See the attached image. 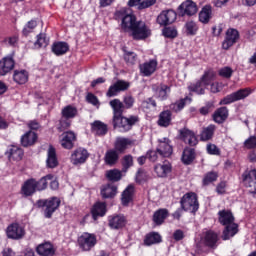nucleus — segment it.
I'll return each mask as SVG.
<instances>
[{"label": "nucleus", "mask_w": 256, "mask_h": 256, "mask_svg": "<svg viewBox=\"0 0 256 256\" xmlns=\"http://www.w3.org/2000/svg\"><path fill=\"white\" fill-rule=\"evenodd\" d=\"M242 181L245 187H255L256 185V169L245 171L242 174Z\"/></svg>", "instance_id": "4c0bfd02"}, {"label": "nucleus", "mask_w": 256, "mask_h": 256, "mask_svg": "<svg viewBox=\"0 0 256 256\" xmlns=\"http://www.w3.org/2000/svg\"><path fill=\"white\" fill-rule=\"evenodd\" d=\"M180 207L183 211H190L193 215L199 211V197L195 192H187L180 199Z\"/></svg>", "instance_id": "20e7f679"}, {"label": "nucleus", "mask_w": 256, "mask_h": 256, "mask_svg": "<svg viewBox=\"0 0 256 256\" xmlns=\"http://www.w3.org/2000/svg\"><path fill=\"white\" fill-rule=\"evenodd\" d=\"M173 171V166L169 160H165L162 164H156L154 166V172L156 173L157 177L165 179L169 173Z\"/></svg>", "instance_id": "b1692460"}, {"label": "nucleus", "mask_w": 256, "mask_h": 256, "mask_svg": "<svg viewBox=\"0 0 256 256\" xmlns=\"http://www.w3.org/2000/svg\"><path fill=\"white\" fill-rule=\"evenodd\" d=\"M13 80L18 85H25L29 81V72L27 70H15L13 74Z\"/></svg>", "instance_id": "c03bdc74"}, {"label": "nucleus", "mask_w": 256, "mask_h": 256, "mask_svg": "<svg viewBox=\"0 0 256 256\" xmlns=\"http://www.w3.org/2000/svg\"><path fill=\"white\" fill-rule=\"evenodd\" d=\"M39 191L37 188V179L35 178H29L21 186L20 193L25 198L27 197H33V194Z\"/></svg>", "instance_id": "dca6fc26"}, {"label": "nucleus", "mask_w": 256, "mask_h": 256, "mask_svg": "<svg viewBox=\"0 0 256 256\" xmlns=\"http://www.w3.org/2000/svg\"><path fill=\"white\" fill-rule=\"evenodd\" d=\"M51 51L56 57H61L62 55L69 53V43L63 41L54 42Z\"/></svg>", "instance_id": "c756f323"}, {"label": "nucleus", "mask_w": 256, "mask_h": 256, "mask_svg": "<svg viewBox=\"0 0 256 256\" xmlns=\"http://www.w3.org/2000/svg\"><path fill=\"white\" fill-rule=\"evenodd\" d=\"M89 151L83 147L76 148L71 156L70 161L73 165H83L87 163V159H89Z\"/></svg>", "instance_id": "9d476101"}, {"label": "nucleus", "mask_w": 256, "mask_h": 256, "mask_svg": "<svg viewBox=\"0 0 256 256\" xmlns=\"http://www.w3.org/2000/svg\"><path fill=\"white\" fill-rule=\"evenodd\" d=\"M127 226V217L123 214H116L108 217V227L119 231V229H124Z\"/></svg>", "instance_id": "2eb2a0df"}, {"label": "nucleus", "mask_w": 256, "mask_h": 256, "mask_svg": "<svg viewBox=\"0 0 256 256\" xmlns=\"http://www.w3.org/2000/svg\"><path fill=\"white\" fill-rule=\"evenodd\" d=\"M162 35L166 39H176L179 33L177 32V28L174 26H165L162 30Z\"/></svg>", "instance_id": "864d4df0"}, {"label": "nucleus", "mask_w": 256, "mask_h": 256, "mask_svg": "<svg viewBox=\"0 0 256 256\" xmlns=\"http://www.w3.org/2000/svg\"><path fill=\"white\" fill-rule=\"evenodd\" d=\"M8 158L9 161H21L23 159V156L25 155V151L23 148L18 146H11L8 151Z\"/></svg>", "instance_id": "f704fd0d"}, {"label": "nucleus", "mask_w": 256, "mask_h": 256, "mask_svg": "<svg viewBox=\"0 0 256 256\" xmlns=\"http://www.w3.org/2000/svg\"><path fill=\"white\" fill-rule=\"evenodd\" d=\"M141 119L137 115L118 116L117 118H112V125L114 129H118L120 133H128L133 129L134 125H137Z\"/></svg>", "instance_id": "f03ea898"}, {"label": "nucleus", "mask_w": 256, "mask_h": 256, "mask_svg": "<svg viewBox=\"0 0 256 256\" xmlns=\"http://www.w3.org/2000/svg\"><path fill=\"white\" fill-rule=\"evenodd\" d=\"M127 8H121L116 10L114 13V18L116 21L121 19V29L123 31H131V37L134 41H144L151 37V29L143 21H137V16L135 14H129Z\"/></svg>", "instance_id": "f257e3e1"}, {"label": "nucleus", "mask_w": 256, "mask_h": 256, "mask_svg": "<svg viewBox=\"0 0 256 256\" xmlns=\"http://www.w3.org/2000/svg\"><path fill=\"white\" fill-rule=\"evenodd\" d=\"M197 146H185L182 152L181 161L183 165H193L197 159Z\"/></svg>", "instance_id": "f3484780"}, {"label": "nucleus", "mask_w": 256, "mask_h": 256, "mask_svg": "<svg viewBox=\"0 0 256 256\" xmlns=\"http://www.w3.org/2000/svg\"><path fill=\"white\" fill-rule=\"evenodd\" d=\"M53 179H55V176L53 174H47L41 179L36 180V187L38 191H45V189L49 187V181H53Z\"/></svg>", "instance_id": "49530a36"}, {"label": "nucleus", "mask_w": 256, "mask_h": 256, "mask_svg": "<svg viewBox=\"0 0 256 256\" xmlns=\"http://www.w3.org/2000/svg\"><path fill=\"white\" fill-rule=\"evenodd\" d=\"M36 205L38 209H43L45 219H51L53 213L61 207V199L55 196L48 199H40L37 200Z\"/></svg>", "instance_id": "7ed1b4c3"}, {"label": "nucleus", "mask_w": 256, "mask_h": 256, "mask_svg": "<svg viewBox=\"0 0 256 256\" xmlns=\"http://www.w3.org/2000/svg\"><path fill=\"white\" fill-rule=\"evenodd\" d=\"M157 60L152 59L140 65V72L144 77H151L157 71Z\"/></svg>", "instance_id": "cd10ccee"}, {"label": "nucleus", "mask_w": 256, "mask_h": 256, "mask_svg": "<svg viewBox=\"0 0 256 256\" xmlns=\"http://www.w3.org/2000/svg\"><path fill=\"white\" fill-rule=\"evenodd\" d=\"M240 37L241 35L239 34V30L235 28H228L224 41L222 42V49L229 51V49L239 41Z\"/></svg>", "instance_id": "1a4fd4ad"}, {"label": "nucleus", "mask_w": 256, "mask_h": 256, "mask_svg": "<svg viewBox=\"0 0 256 256\" xmlns=\"http://www.w3.org/2000/svg\"><path fill=\"white\" fill-rule=\"evenodd\" d=\"M156 149L158 155L161 157H171V155H173V146H171V140H169V138L159 140V144Z\"/></svg>", "instance_id": "aec40b11"}, {"label": "nucleus", "mask_w": 256, "mask_h": 256, "mask_svg": "<svg viewBox=\"0 0 256 256\" xmlns=\"http://www.w3.org/2000/svg\"><path fill=\"white\" fill-rule=\"evenodd\" d=\"M218 222L220 225H231L235 223V216L231 210L223 209L218 212Z\"/></svg>", "instance_id": "a878e982"}, {"label": "nucleus", "mask_w": 256, "mask_h": 256, "mask_svg": "<svg viewBox=\"0 0 256 256\" xmlns=\"http://www.w3.org/2000/svg\"><path fill=\"white\" fill-rule=\"evenodd\" d=\"M6 235L8 239L19 241L25 237V228L19 223H12L6 229Z\"/></svg>", "instance_id": "9b49d317"}, {"label": "nucleus", "mask_w": 256, "mask_h": 256, "mask_svg": "<svg viewBox=\"0 0 256 256\" xmlns=\"http://www.w3.org/2000/svg\"><path fill=\"white\" fill-rule=\"evenodd\" d=\"M61 115L63 119H75V117L79 115V110H77V107L73 105H67L62 109Z\"/></svg>", "instance_id": "37998d69"}, {"label": "nucleus", "mask_w": 256, "mask_h": 256, "mask_svg": "<svg viewBox=\"0 0 256 256\" xmlns=\"http://www.w3.org/2000/svg\"><path fill=\"white\" fill-rule=\"evenodd\" d=\"M133 164H134L133 155L127 154V155L123 156L122 161H121L123 173H127V171H129V169H131V167H133Z\"/></svg>", "instance_id": "603ef678"}, {"label": "nucleus", "mask_w": 256, "mask_h": 256, "mask_svg": "<svg viewBox=\"0 0 256 256\" xmlns=\"http://www.w3.org/2000/svg\"><path fill=\"white\" fill-rule=\"evenodd\" d=\"M35 29H37V20L32 19L30 21H28L24 28L22 29V35L23 37H29V35H31V33H33V31H35Z\"/></svg>", "instance_id": "8fccbe9b"}, {"label": "nucleus", "mask_w": 256, "mask_h": 256, "mask_svg": "<svg viewBox=\"0 0 256 256\" xmlns=\"http://www.w3.org/2000/svg\"><path fill=\"white\" fill-rule=\"evenodd\" d=\"M172 117L173 113L171 112V110H163L158 116L157 124L159 125V127L167 128L169 127V125H171Z\"/></svg>", "instance_id": "72a5a7b5"}, {"label": "nucleus", "mask_w": 256, "mask_h": 256, "mask_svg": "<svg viewBox=\"0 0 256 256\" xmlns=\"http://www.w3.org/2000/svg\"><path fill=\"white\" fill-rule=\"evenodd\" d=\"M251 93H253V90H251V88L239 89L238 91L228 94L223 99H221L219 105H231V103L247 99V97H249Z\"/></svg>", "instance_id": "39448f33"}, {"label": "nucleus", "mask_w": 256, "mask_h": 256, "mask_svg": "<svg viewBox=\"0 0 256 256\" xmlns=\"http://www.w3.org/2000/svg\"><path fill=\"white\" fill-rule=\"evenodd\" d=\"M117 185L113 183H108L102 186L100 190V195L102 199H115L117 195Z\"/></svg>", "instance_id": "bb28decb"}, {"label": "nucleus", "mask_w": 256, "mask_h": 256, "mask_svg": "<svg viewBox=\"0 0 256 256\" xmlns=\"http://www.w3.org/2000/svg\"><path fill=\"white\" fill-rule=\"evenodd\" d=\"M157 3V0H143L140 4H138V11H143V9H149V7H153Z\"/></svg>", "instance_id": "69168bd1"}, {"label": "nucleus", "mask_w": 256, "mask_h": 256, "mask_svg": "<svg viewBox=\"0 0 256 256\" xmlns=\"http://www.w3.org/2000/svg\"><path fill=\"white\" fill-rule=\"evenodd\" d=\"M97 245V236L88 232L78 237V246L82 251H91Z\"/></svg>", "instance_id": "423d86ee"}, {"label": "nucleus", "mask_w": 256, "mask_h": 256, "mask_svg": "<svg viewBox=\"0 0 256 256\" xmlns=\"http://www.w3.org/2000/svg\"><path fill=\"white\" fill-rule=\"evenodd\" d=\"M36 253L39 256H55L57 248L51 242H44L36 247Z\"/></svg>", "instance_id": "5701e85b"}, {"label": "nucleus", "mask_w": 256, "mask_h": 256, "mask_svg": "<svg viewBox=\"0 0 256 256\" xmlns=\"http://www.w3.org/2000/svg\"><path fill=\"white\" fill-rule=\"evenodd\" d=\"M119 153L115 149L107 150L104 156V161L106 165L113 167L119 162Z\"/></svg>", "instance_id": "58836bf2"}, {"label": "nucleus", "mask_w": 256, "mask_h": 256, "mask_svg": "<svg viewBox=\"0 0 256 256\" xmlns=\"http://www.w3.org/2000/svg\"><path fill=\"white\" fill-rule=\"evenodd\" d=\"M122 103L124 105V109H132L133 105H135V98L131 95L125 96Z\"/></svg>", "instance_id": "774afa93"}, {"label": "nucleus", "mask_w": 256, "mask_h": 256, "mask_svg": "<svg viewBox=\"0 0 256 256\" xmlns=\"http://www.w3.org/2000/svg\"><path fill=\"white\" fill-rule=\"evenodd\" d=\"M187 101H191V98H189V96H186L185 98H181L180 100L176 101L174 104L171 105V109L175 111V113H179V111H183V109H185Z\"/></svg>", "instance_id": "6e6d98bb"}, {"label": "nucleus", "mask_w": 256, "mask_h": 256, "mask_svg": "<svg viewBox=\"0 0 256 256\" xmlns=\"http://www.w3.org/2000/svg\"><path fill=\"white\" fill-rule=\"evenodd\" d=\"M35 47L41 49V47H47L49 45V40H47V35L44 33H40L37 35V40L34 43Z\"/></svg>", "instance_id": "bf43d9fd"}, {"label": "nucleus", "mask_w": 256, "mask_h": 256, "mask_svg": "<svg viewBox=\"0 0 256 256\" xmlns=\"http://www.w3.org/2000/svg\"><path fill=\"white\" fill-rule=\"evenodd\" d=\"M171 91V87L161 84L159 88L156 89V93L158 95V99L160 101H167V98L169 97L167 93Z\"/></svg>", "instance_id": "5fc2aeb1"}, {"label": "nucleus", "mask_w": 256, "mask_h": 256, "mask_svg": "<svg viewBox=\"0 0 256 256\" xmlns=\"http://www.w3.org/2000/svg\"><path fill=\"white\" fill-rule=\"evenodd\" d=\"M215 129H217V126L214 124H210L208 127L204 128L200 134L201 141H211L213 135H215Z\"/></svg>", "instance_id": "a18cd8bd"}, {"label": "nucleus", "mask_w": 256, "mask_h": 256, "mask_svg": "<svg viewBox=\"0 0 256 256\" xmlns=\"http://www.w3.org/2000/svg\"><path fill=\"white\" fill-rule=\"evenodd\" d=\"M163 238L161 237V234L159 232H149L145 235L144 238V245L146 247H151V245H157L159 243H162Z\"/></svg>", "instance_id": "e433bc0d"}, {"label": "nucleus", "mask_w": 256, "mask_h": 256, "mask_svg": "<svg viewBox=\"0 0 256 256\" xmlns=\"http://www.w3.org/2000/svg\"><path fill=\"white\" fill-rule=\"evenodd\" d=\"M215 77H217V73L213 69H209L204 72L200 80L204 82L206 87H209L215 81Z\"/></svg>", "instance_id": "09e8293b"}, {"label": "nucleus", "mask_w": 256, "mask_h": 256, "mask_svg": "<svg viewBox=\"0 0 256 256\" xmlns=\"http://www.w3.org/2000/svg\"><path fill=\"white\" fill-rule=\"evenodd\" d=\"M202 243L208 249H217L219 247V234L213 230H208L204 233Z\"/></svg>", "instance_id": "f8f14e48"}, {"label": "nucleus", "mask_w": 256, "mask_h": 256, "mask_svg": "<svg viewBox=\"0 0 256 256\" xmlns=\"http://www.w3.org/2000/svg\"><path fill=\"white\" fill-rule=\"evenodd\" d=\"M47 169H57L59 167V159L57 158V150L53 145H50L47 150V159H46Z\"/></svg>", "instance_id": "4be33fe9"}, {"label": "nucleus", "mask_w": 256, "mask_h": 256, "mask_svg": "<svg viewBox=\"0 0 256 256\" xmlns=\"http://www.w3.org/2000/svg\"><path fill=\"white\" fill-rule=\"evenodd\" d=\"M206 89H207V86L204 84V82L201 79L196 81L195 83H191L188 86V90L191 93H196V95H205Z\"/></svg>", "instance_id": "79ce46f5"}, {"label": "nucleus", "mask_w": 256, "mask_h": 256, "mask_svg": "<svg viewBox=\"0 0 256 256\" xmlns=\"http://www.w3.org/2000/svg\"><path fill=\"white\" fill-rule=\"evenodd\" d=\"M129 145H133V141L129 138H118L114 143V151L120 155L127 151Z\"/></svg>", "instance_id": "473e14b6"}, {"label": "nucleus", "mask_w": 256, "mask_h": 256, "mask_svg": "<svg viewBox=\"0 0 256 256\" xmlns=\"http://www.w3.org/2000/svg\"><path fill=\"white\" fill-rule=\"evenodd\" d=\"M151 179V176H149V173L145 171V169L139 168L136 173V183H139L140 185L143 183H147Z\"/></svg>", "instance_id": "4d7b16f0"}, {"label": "nucleus", "mask_w": 256, "mask_h": 256, "mask_svg": "<svg viewBox=\"0 0 256 256\" xmlns=\"http://www.w3.org/2000/svg\"><path fill=\"white\" fill-rule=\"evenodd\" d=\"M90 213L93 221H97L99 217H105L107 215V203L101 201L95 202L90 209Z\"/></svg>", "instance_id": "6ab92c4d"}, {"label": "nucleus", "mask_w": 256, "mask_h": 256, "mask_svg": "<svg viewBox=\"0 0 256 256\" xmlns=\"http://www.w3.org/2000/svg\"><path fill=\"white\" fill-rule=\"evenodd\" d=\"M245 149H256V136H250L248 139L244 141Z\"/></svg>", "instance_id": "338daca9"}, {"label": "nucleus", "mask_w": 256, "mask_h": 256, "mask_svg": "<svg viewBox=\"0 0 256 256\" xmlns=\"http://www.w3.org/2000/svg\"><path fill=\"white\" fill-rule=\"evenodd\" d=\"M124 51V61L128 65H135V62L137 61V54L135 52L127 51L123 49Z\"/></svg>", "instance_id": "052dcab7"}, {"label": "nucleus", "mask_w": 256, "mask_h": 256, "mask_svg": "<svg viewBox=\"0 0 256 256\" xmlns=\"http://www.w3.org/2000/svg\"><path fill=\"white\" fill-rule=\"evenodd\" d=\"M60 145L63 149H68L69 151L75 147V142L77 141V134L73 131L63 132L61 135Z\"/></svg>", "instance_id": "a211bd4d"}, {"label": "nucleus", "mask_w": 256, "mask_h": 256, "mask_svg": "<svg viewBox=\"0 0 256 256\" xmlns=\"http://www.w3.org/2000/svg\"><path fill=\"white\" fill-rule=\"evenodd\" d=\"M217 195H225L227 193V181L222 180L216 185Z\"/></svg>", "instance_id": "e2e57ef3"}, {"label": "nucleus", "mask_w": 256, "mask_h": 256, "mask_svg": "<svg viewBox=\"0 0 256 256\" xmlns=\"http://www.w3.org/2000/svg\"><path fill=\"white\" fill-rule=\"evenodd\" d=\"M218 74L220 77H224V79H231V77H233V69L226 66L220 69Z\"/></svg>", "instance_id": "0e129e2a"}, {"label": "nucleus", "mask_w": 256, "mask_h": 256, "mask_svg": "<svg viewBox=\"0 0 256 256\" xmlns=\"http://www.w3.org/2000/svg\"><path fill=\"white\" fill-rule=\"evenodd\" d=\"M178 133L180 141H183L185 145H188L187 147H197V145H199V139H197V135H195V132L192 130H189V128H182Z\"/></svg>", "instance_id": "0eeeda50"}, {"label": "nucleus", "mask_w": 256, "mask_h": 256, "mask_svg": "<svg viewBox=\"0 0 256 256\" xmlns=\"http://www.w3.org/2000/svg\"><path fill=\"white\" fill-rule=\"evenodd\" d=\"M110 107H112L113 111V118H118L123 116V113H125V104L121 102L119 99H113L109 102Z\"/></svg>", "instance_id": "2f4dec72"}, {"label": "nucleus", "mask_w": 256, "mask_h": 256, "mask_svg": "<svg viewBox=\"0 0 256 256\" xmlns=\"http://www.w3.org/2000/svg\"><path fill=\"white\" fill-rule=\"evenodd\" d=\"M15 69V52L8 54L0 60V77H5Z\"/></svg>", "instance_id": "6e6552de"}, {"label": "nucleus", "mask_w": 256, "mask_h": 256, "mask_svg": "<svg viewBox=\"0 0 256 256\" xmlns=\"http://www.w3.org/2000/svg\"><path fill=\"white\" fill-rule=\"evenodd\" d=\"M39 140V135L35 131L28 130L20 138V145L22 147H33Z\"/></svg>", "instance_id": "412c9836"}, {"label": "nucleus", "mask_w": 256, "mask_h": 256, "mask_svg": "<svg viewBox=\"0 0 256 256\" xmlns=\"http://www.w3.org/2000/svg\"><path fill=\"white\" fill-rule=\"evenodd\" d=\"M197 31H199V27L193 21H189L185 24V33L188 37H194L197 35Z\"/></svg>", "instance_id": "13d9d810"}, {"label": "nucleus", "mask_w": 256, "mask_h": 256, "mask_svg": "<svg viewBox=\"0 0 256 256\" xmlns=\"http://www.w3.org/2000/svg\"><path fill=\"white\" fill-rule=\"evenodd\" d=\"M134 195L135 187L133 185H128L121 195V203L123 207H129V203H133Z\"/></svg>", "instance_id": "7c9ffc66"}, {"label": "nucleus", "mask_w": 256, "mask_h": 256, "mask_svg": "<svg viewBox=\"0 0 256 256\" xmlns=\"http://www.w3.org/2000/svg\"><path fill=\"white\" fill-rule=\"evenodd\" d=\"M237 233H239V224L234 222L232 224L224 225L221 239L222 241H229V239L236 236Z\"/></svg>", "instance_id": "393cba45"}, {"label": "nucleus", "mask_w": 256, "mask_h": 256, "mask_svg": "<svg viewBox=\"0 0 256 256\" xmlns=\"http://www.w3.org/2000/svg\"><path fill=\"white\" fill-rule=\"evenodd\" d=\"M197 13V4L193 0H186L178 7V15L180 17H192Z\"/></svg>", "instance_id": "4468645a"}, {"label": "nucleus", "mask_w": 256, "mask_h": 256, "mask_svg": "<svg viewBox=\"0 0 256 256\" xmlns=\"http://www.w3.org/2000/svg\"><path fill=\"white\" fill-rule=\"evenodd\" d=\"M217 179H219V172H206L202 178V187H209V185H213V183L217 182Z\"/></svg>", "instance_id": "a19ab883"}, {"label": "nucleus", "mask_w": 256, "mask_h": 256, "mask_svg": "<svg viewBox=\"0 0 256 256\" xmlns=\"http://www.w3.org/2000/svg\"><path fill=\"white\" fill-rule=\"evenodd\" d=\"M91 129L92 131H95L97 135L103 136V135H107V124L96 120L91 124Z\"/></svg>", "instance_id": "de8ad7c7"}, {"label": "nucleus", "mask_w": 256, "mask_h": 256, "mask_svg": "<svg viewBox=\"0 0 256 256\" xmlns=\"http://www.w3.org/2000/svg\"><path fill=\"white\" fill-rule=\"evenodd\" d=\"M211 17H213V8L211 5L204 6L199 13V22L207 25L211 21Z\"/></svg>", "instance_id": "ea45409f"}, {"label": "nucleus", "mask_w": 256, "mask_h": 256, "mask_svg": "<svg viewBox=\"0 0 256 256\" xmlns=\"http://www.w3.org/2000/svg\"><path fill=\"white\" fill-rule=\"evenodd\" d=\"M123 177V174L121 173V170L118 169H112L107 171L106 178L108 181H112V183H117V181H121Z\"/></svg>", "instance_id": "3c124183"}, {"label": "nucleus", "mask_w": 256, "mask_h": 256, "mask_svg": "<svg viewBox=\"0 0 256 256\" xmlns=\"http://www.w3.org/2000/svg\"><path fill=\"white\" fill-rule=\"evenodd\" d=\"M212 117L215 123H218V125H222V123L226 122L229 118V109H227V107L225 106L220 107L216 109Z\"/></svg>", "instance_id": "c85d7f7f"}, {"label": "nucleus", "mask_w": 256, "mask_h": 256, "mask_svg": "<svg viewBox=\"0 0 256 256\" xmlns=\"http://www.w3.org/2000/svg\"><path fill=\"white\" fill-rule=\"evenodd\" d=\"M131 87V84L128 81L125 80H117L114 84H112L106 95L107 97H117L119 93L123 91H127Z\"/></svg>", "instance_id": "ddd939ff"}, {"label": "nucleus", "mask_w": 256, "mask_h": 256, "mask_svg": "<svg viewBox=\"0 0 256 256\" xmlns=\"http://www.w3.org/2000/svg\"><path fill=\"white\" fill-rule=\"evenodd\" d=\"M167 217H169V210L167 208H160L154 212L152 221L155 225H163Z\"/></svg>", "instance_id": "c9c22d12"}, {"label": "nucleus", "mask_w": 256, "mask_h": 256, "mask_svg": "<svg viewBox=\"0 0 256 256\" xmlns=\"http://www.w3.org/2000/svg\"><path fill=\"white\" fill-rule=\"evenodd\" d=\"M69 127H71V120L69 118H63L62 116L59 120L57 128L59 133H63V131H66V129H69Z\"/></svg>", "instance_id": "680f3d73"}]
</instances>
